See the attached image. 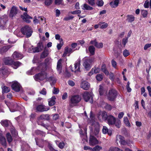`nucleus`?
Instances as JSON below:
<instances>
[{"instance_id":"obj_17","label":"nucleus","mask_w":151,"mask_h":151,"mask_svg":"<svg viewBox=\"0 0 151 151\" xmlns=\"http://www.w3.org/2000/svg\"><path fill=\"white\" fill-rule=\"evenodd\" d=\"M96 127L94 129V131H92L91 132V135H97L99 132V124L96 122Z\"/></svg>"},{"instance_id":"obj_12","label":"nucleus","mask_w":151,"mask_h":151,"mask_svg":"<svg viewBox=\"0 0 151 151\" xmlns=\"http://www.w3.org/2000/svg\"><path fill=\"white\" fill-rule=\"evenodd\" d=\"M116 119L111 115H109L108 116L107 119V123L109 125H114V122L116 121Z\"/></svg>"},{"instance_id":"obj_41","label":"nucleus","mask_w":151,"mask_h":151,"mask_svg":"<svg viewBox=\"0 0 151 151\" xmlns=\"http://www.w3.org/2000/svg\"><path fill=\"white\" fill-rule=\"evenodd\" d=\"M124 124L128 127L130 126V124L129 122L128 118L127 117H124Z\"/></svg>"},{"instance_id":"obj_6","label":"nucleus","mask_w":151,"mask_h":151,"mask_svg":"<svg viewBox=\"0 0 151 151\" xmlns=\"http://www.w3.org/2000/svg\"><path fill=\"white\" fill-rule=\"evenodd\" d=\"M117 92L114 89H111L109 92L108 99L109 100L113 101L116 98L117 96Z\"/></svg>"},{"instance_id":"obj_29","label":"nucleus","mask_w":151,"mask_h":151,"mask_svg":"<svg viewBox=\"0 0 151 151\" xmlns=\"http://www.w3.org/2000/svg\"><path fill=\"white\" fill-rule=\"evenodd\" d=\"M99 25L100 28L101 29H105L108 26V24L104 22H100Z\"/></svg>"},{"instance_id":"obj_38","label":"nucleus","mask_w":151,"mask_h":151,"mask_svg":"<svg viewBox=\"0 0 151 151\" xmlns=\"http://www.w3.org/2000/svg\"><path fill=\"white\" fill-rule=\"evenodd\" d=\"M40 119L48 120L49 119V116L48 114H42L39 118Z\"/></svg>"},{"instance_id":"obj_37","label":"nucleus","mask_w":151,"mask_h":151,"mask_svg":"<svg viewBox=\"0 0 151 151\" xmlns=\"http://www.w3.org/2000/svg\"><path fill=\"white\" fill-rule=\"evenodd\" d=\"M37 47L30 48L29 49V52H39Z\"/></svg>"},{"instance_id":"obj_56","label":"nucleus","mask_w":151,"mask_h":151,"mask_svg":"<svg viewBox=\"0 0 151 151\" xmlns=\"http://www.w3.org/2000/svg\"><path fill=\"white\" fill-rule=\"evenodd\" d=\"M96 79L98 81H101L103 79V76L102 75L100 74H99L96 75Z\"/></svg>"},{"instance_id":"obj_36","label":"nucleus","mask_w":151,"mask_h":151,"mask_svg":"<svg viewBox=\"0 0 151 151\" xmlns=\"http://www.w3.org/2000/svg\"><path fill=\"white\" fill-rule=\"evenodd\" d=\"M14 33L18 37H22L24 35L22 33L21 31L20 32L18 30H16L14 32Z\"/></svg>"},{"instance_id":"obj_15","label":"nucleus","mask_w":151,"mask_h":151,"mask_svg":"<svg viewBox=\"0 0 151 151\" xmlns=\"http://www.w3.org/2000/svg\"><path fill=\"white\" fill-rule=\"evenodd\" d=\"M80 86L83 89L87 90L90 87V84L87 81H84L81 83Z\"/></svg>"},{"instance_id":"obj_22","label":"nucleus","mask_w":151,"mask_h":151,"mask_svg":"<svg viewBox=\"0 0 151 151\" xmlns=\"http://www.w3.org/2000/svg\"><path fill=\"white\" fill-rule=\"evenodd\" d=\"M9 48L8 46H4L3 44V46L0 47V53L1 54L6 52Z\"/></svg>"},{"instance_id":"obj_19","label":"nucleus","mask_w":151,"mask_h":151,"mask_svg":"<svg viewBox=\"0 0 151 151\" xmlns=\"http://www.w3.org/2000/svg\"><path fill=\"white\" fill-rule=\"evenodd\" d=\"M3 60L5 64L11 65L13 60L10 57H6L4 58Z\"/></svg>"},{"instance_id":"obj_30","label":"nucleus","mask_w":151,"mask_h":151,"mask_svg":"<svg viewBox=\"0 0 151 151\" xmlns=\"http://www.w3.org/2000/svg\"><path fill=\"white\" fill-rule=\"evenodd\" d=\"M114 125H115L116 127L118 128H120L121 125V120L119 119H116L114 122Z\"/></svg>"},{"instance_id":"obj_9","label":"nucleus","mask_w":151,"mask_h":151,"mask_svg":"<svg viewBox=\"0 0 151 151\" xmlns=\"http://www.w3.org/2000/svg\"><path fill=\"white\" fill-rule=\"evenodd\" d=\"M12 87V89L16 92L19 91L21 88L20 84L16 81L13 82Z\"/></svg>"},{"instance_id":"obj_55","label":"nucleus","mask_w":151,"mask_h":151,"mask_svg":"<svg viewBox=\"0 0 151 151\" xmlns=\"http://www.w3.org/2000/svg\"><path fill=\"white\" fill-rule=\"evenodd\" d=\"M141 14L144 17H146L147 14V12L146 10H142L141 11Z\"/></svg>"},{"instance_id":"obj_18","label":"nucleus","mask_w":151,"mask_h":151,"mask_svg":"<svg viewBox=\"0 0 151 151\" xmlns=\"http://www.w3.org/2000/svg\"><path fill=\"white\" fill-rule=\"evenodd\" d=\"M100 71V68L97 67H94L93 68L91 71L88 73L89 76H91L93 73H99Z\"/></svg>"},{"instance_id":"obj_10","label":"nucleus","mask_w":151,"mask_h":151,"mask_svg":"<svg viewBox=\"0 0 151 151\" xmlns=\"http://www.w3.org/2000/svg\"><path fill=\"white\" fill-rule=\"evenodd\" d=\"M116 141L117 143L119 142L122 145H125L127 144V142L125 140L124 138L120 135L116 136Z\"/></svg>"},{"instance_id":"obj_43","label":"nucleus","mask_w":151,"mask_h":151,"mask_svg":"<svg viewBox=\"0 0 151 151\" xmlns=\"http://www.w3.org/2000/svg\"><path fill=\"white\" fill-rule=\"evenodd\" d=\"M105 91L104 89V87L102 85L99 86V92L100 95H102L104 94Z\"/></svg>"},{"instance_id":"obj_16","label":"nucleus","mask_w":151,"mask_h":151,"mask_svg":"<svg viewBox=\"0 0 151 151\" xmlns=\"http://www.w3.org/2000/svg\"><path fill=\"white\" fill-rule=\"evenodd\" d=\"M50 108L43 105L38 106L36 108L37 111H44L49 110Z\"/></svg>"},{"instance_id":"obj_63","label":"nucleus","mask_w":151,"mask_h":151,"mask_svg":"<svg viewBox=\"0 0 151 151\" xmlns=\"http://www.w3.org/2000/svg\"><path fill=\"white\" fill-rule=\"evenodd\" d=\"M119 148L116 147H111L109 149V151H118Z\"/></svg>"},{"instance_id":"obj_14","label":"nucleus","mask_w":151,"mask_h":151,"mask_svg":"<svg viewBox=\"0 0 151 151\" xmlns=\"http://www.w3.org/2000/svg\"><path fill=\"white\" fill-rule=\"evenodd\" d=\"M18 12V10L17 7L13 6L11 8L9 14L10 17H13L15 16Z\"/></svg>"},{"instance_id":"obj_44","label":"nucleus","mask_w":151,"mask_h":151,"mask_svg":"<svg viewBox=\"0 0 151 151\" xmlns=\"http://www.w3.org/2000/svg\"><path fill=\"white\" fill-rule=\"evenodd\" d=\"M102 149V147L101 146L97 145L92 148V151H100Z\"/></svg>"},{"instance_id":"obj_58","label":"nucleus","mask_w":151,"mask_h":151,"mask_svg":"<svg viewBox=\"0 0 151 151\" xmlns=\"http://www.w3.org/2000/svg\"><path fill=\"white\" fill-rule=\"evenodd\" d=\"M95 46L99 48H101L103 47V44L102 43L96 42Z\"/></svg>"},{"instance_id":"obj_35","label":"nucleus","mask_w":151,"mask_h":151,"mask_svg":"<svg viewBox=\"0 0 151 151\" xmlns=\"http://www.w3.org/2000/svg\"><path fill=\"white\" fill-rule=\"evenodd\" d=\"M39 52L41 51L44 48V45L42 42H40L38 43L37 47Z\"/></svg>"},{"instance_id":"obj_42","label":"nucleus","mask_w":151,"mask_h":151,"mask_svg":"<svg viewBox=\"0 0 151 151\" xmlns=\"http://www.w3.org/2000/svg\"><path fill=\"white\" fill-rule=\"evenodd\" d=\"M63 44V40L62 39H61L60 40V43L58 44L57 46V47L58 50H60Z\"/></svg>"},{"instance_id":"obj_20","label":"nucleus","mask_w":151,"mask_h":151,"mask_svg":"<svg viewBox=\"0 0 151 151\" xmlns=\"http://www.w3.org/2000/svg\"><path fill=\"white\" fill-rule=\"evenodd\" d=\"M21 65V63L19 61H14V60H13L12 64H11V65L13 68L16 69Z\"/></svg>"},{"instance_id":"obj_5","label":"nucleus","mask_w":151,"mask_h":151,"mask_svg":"<svg viewBox=\"0 0 151 151\" xmlns=\"http://www.w3.org/2000/svg\"><path fill=\"white\" fill-rule=\"evenodd\" d=\"M83 96L85 101H89L91 103H93V99L92 93L86 91L83 93Z\"/></svg>"},{"instance_id":"obj_49","label":"nucleus","mask_w":151,"mask_h":151,"mask_svg":"<svg viewBox=\"0 0 151 151\" xmlns=\"http://www.w3.org/2000/svg\"><path fill=\"white\" fill-rule=\"evenodd\" d=\"M6 137L7 141L9 142H10L12 141V138L10 133H8L6 134Z\"/></svg>"},{"instance_id":"obj_2","label":"nucleus","mask_w":151,"mask_h":151,"mask_svg":"<svg viewBox=\"0 0 151 151\" xmlns=\"http://www.w3.org/2000/svg\"><path fill=\"white\" fill-rule=\"evenodd\" d=\"M81 100V98L78 95L72 96L70 99V105L73 106L76 105L80 102Z\"/></svg>"},{"instance_id":"obj_39","label":"nucleus","mask_w":151,"mask_h":151,"mask_svg":"<svg viewBox=\"0 0 151 151\" xmlns=\"http://www.w3.org/2000/svg\"><path fill=\"white\" fill-rule=\"evenodd\" d=\"M88 49L89 52L91 55H93L94 54L95 50L94 47L93 46H91L89 47Z\"/></svg>"},{"instance_id":"obj_28","label":"nucleus","mask_w":151,"mask_h":151,"mask_svg":"<svg viewBox=\"0 0 151 151\" xmlns=\"http://www.w3.org/2000/svg\"><path fill=\"white\" fill-rule=\"evenodd\" d=\"M95 119L94 117V114H92L91 112L90 118V122L89 123L93 125L94 123V122H95Z\"/></svg>"},{"instance_id":"obj_13","label":"nucleus","mask_w":151,"mask_h":151,"mask_svg":"<svg viewBox=\"0 0 151 151\" xmlns=\"http://www.w3.org/2000/svg\"><path fill=\"white\" fill-rule=\"evenodd\" d=\"M12 57L14 59H21L23 57V54L21 53L15 51L12 55Z\"/></svg>"},{"instance_id":"obj_11","label":"nucleus","mask_w":151,"mask_h":151,"mask_svg":"<svg viewBox=\"0 0 151 151\" xmlns=\"http://www.w3.org/2000/svg\"><path fill=\"white\" fill-rule=\"evenodd\" d=\"M108 117L107 113L104 111L100 112L98 116V117L100 120H106Z\"/></svg>"},{"instance_id":"obj_60","label":"nucleus","mask_w":151,"mask_h":151,"mask_svg":"<svg viewBox=\"0 0 151 151\" xmlns=\"http://www.w3.org/2000/svg\"><path fill=\"white\" fill-rule=\"evenodd\" d=\"M48 55V53L47 52L44 51L41 54L40 56V58H44L45 57L47 56Z\"/></svg>"},{"instance_id":"obj_40","label":"nucleus","mask_w":151,"mask_h":151,"mask_svg":"<svg viewBox=\"0 0 151 151\" xmlns=\"http://www.w3.org/2000/svg\"><path fill=\"white\" fill-rule=\"evenodd\" d=\"M127 20L130 22H132L134 21V17L132 15H128L127 16Z\"/></svg>"},{"instance_id":"obj_26","label":"nucleus","mask_w":151,"mask_h":151,"mask_svg":"<svg viewBox=\"0 0 151 151\" xmlns=\"http://www.w3.org/2000/svg\"><path fill=\"white\" fill-rule=\"evenodd\" d=\"M61 61L62 60L60 59L59 60H58L57 63V70L59 73H60L61 72Z\"/></svg>"},{"instance_id":"obj_48","label":"nucleus","mask_w":151,"mask_h":151,"mask_svg":"<svg viewBox=\"0 0 151 151\" xmlns=\"http://www.w3.org/2000/svg\"><path fill=\"white\" fill-rule=\"evenodd\" d=\"M1 124L4 127H7L9 124V121L7 120L2 121L1 122Z\"/></svg>"},{"instance_id":"obj_59","label":"nucleus","mask_w":151,"mask_h":151,"mask_svg":"<svg viewBox=\"0 0 151 151\" xmlns=\"http://www.w3.org/2000/svg\"><path fill=\"white\" fill-rule=\"evenodd\" d=\"M68 47H66L65 48V51L63 54V56L65 57L68 53Z\"/></svg>"},{"instance_id":"obj_31","label":"nucleus","mask_w":151,"mask_h":151,"mask_svg":"<svg viewBox=\"0 0 151 151\" xmlns=\"http://www.w3.org/2000/svg\"><path fill=\"white\" fill-rule=\"evenodd\" d=\"M0 142L3 145L6 147V144L5 139L2 136L1 133H0Z\"/></svg>"},{"instance_id":"obj_64","label":"nucleus","mask_w":151,"mask_h":151,"mask_svg":"<svg viewBox=\"0 0 151 151\" xmlns=\"http://www.w3.org/2000/svg\"><path fill=\"white\" fill-rule=\"evenodd\" d=\"M53 0H46L45 2V4L46 5H49L50 4Z\"/></svg>"},{"instance_id":"obj_7","label":"nucleus","mask_w":151,"mask_h":151,"mask_svg":"<svg viewBox=\"0 0 151 151\" xmlns=\"http://www.w3.org/2000/svg\"><path fill=\"white\" fill-rule=\"evenodd\" d=\"M81 60L80 59L78 60L74 64V68H72V67L70 66L71 67V70L73 72H80V66L81 65Z\"/></svg>"},{"instance_id":"obj_3","label":"nucleus","mask_w":151,"mask_h":151,"mask_svg":"<svg viewBox=\"0 0 151 151\" xmlns=\"http://www.w3.org/2000/svg\"><path fill=\"white\" fill-rule=\"evenodd\" d=\"M83 66L85 68L88 70L91 68V65L94 62V59L93 58H85L83 59Z\"/></svg>"},{"instance_id":"obj_45","label":"nucleus","mask_w":151,"mask_h":151,"mask_svg":"<svg viewBox=\"0 0 151 151\" xmlns=\"http://www.w3.org/2000/svg\"><path fill=\"white\" fill-rule=\"evenodd\" d=\"M40 18L39 24H44L46 23V19L44 17H40Z\"/></svg>"},{"instance_id":"obj_46","label":"nucleus","mask_w":151,"mask_h":151,"mask_svg":"<svg viewBox=\"0 0 151 151\" xmlns=\"http://www.w3.org/2000/svg\"><path fill=\"white\" fill-rule=\"evenodd\" d=\"M17 106V105L15 104L14 105H12L10 108H9L10 111L12 112H14L17 110L16 109V107Z\"/></svg>"},{"instance_id":"obj_57","label":"nucleus","mask_w":151,"mask_h":151,"mask_svg":"<svg viewBox=\"0 0 151 151\" xmlns=\"http://www.w3.org/2000/svg\"><path fill=\"white\" fill-rule=\"evenodd\" d=\"M128 41V37H125L123 39L122 42V44L124 46H125L126 44L127 43Z\"/></svg>"},{"instance_id":"obj_51","label":"nucleus","mask_w":151,"mask_h":151,"mask_svg":"<svg viewBox=\"0 0 151 151\" xmlns=\"http://www.w3.org/2000/svg\"><path fill=\"white\" fill-rule=\"evenodd\" d=\"M81 11L80 10H76L73 11L69 12V14H79L81 13Z\"/></svg>"},{"instance_id":"obj_32","label":"nucleus","mask_w":151,"mask_h":151,"mask_svg":"<svg viewBox=\"0 0 151 151\" xmlns=\"http://www.w3.org/2000/svg\"><path fill=\"white\" fill-rule=\"evenodd\" d=\"M42 65H40V66L37 67V68L35 67L32 68L30 70V71L31 72L29 74L32 75V74H33V72H37V70H40V69L42 68Z\"/></svg>"},{"instance_id":"obj_21","label":"nucleus","mask_w":151,"mask_h":151,"mask_svg":"<svg viewBox=\"0 0 151 151\" xmlns=\"http://www.w3.org/2000/svg\"><path fill=\"white\" fill-rule=\"evenodd\" d=\"M8 74V70L6 69H4L0 71V77H6L7 76Z\"/></svg>"},{"instance_id":"obj_61","label":"nucleus","mask_w":151,"mask_h":151,"mask_svg":"<svg viewBox=\"0 0 151 151\" xmlns=\"http://www.w3.org/2000/svg\"><path fill=\"white\" fill-rule=\"evenodd\" d=\"M97 4L99 6H102L103 5L104 2L102 0H97Z\"/></svg>"},{"instance_id":"obj_50","label":"nucleus","mask_w":151,"mask_h":151,"mask_svg":"<svg viewBox=\"0 0 151 151\" xmlns=\"http://www.w3.org/2000/svg\"><path fill=\"white\" fill-rule=\"evenodd\" d=\"M10 90V89L9 87L6 86H4L2 88V93H6L8 92Z\"/></svg>"},{"instance_id":"obj_54","label":"nucleus","mask_w":151,"mask_h":151,"mask_svg":"<svg viewBox=\"0 0 151 151\" xmlns=\"http://www.w3.org/2000/svg\"><path fill=\"white\" fill-rule=\"evenodd\" d=\"M130 55L129 52L128 50H125L123 52V55L124 56L126 57Z\"/></svg>"},{"instance_id":"obj_1","label":"nucleus","mask_w":151,"mask_h":151,"mask_svg":"<svg viewBox=\"0 0 151 151\" xmlns=\"http://www.w3.org/2000/svg\"><path fill=\"white\" fill-rule=\"evenodd\" d=\"M36 81H42L46 79L47 81H49L51 83L54 84L56 82V79L53 77L47 78V74L45 72L41 73L35 75L34 77Z\"/></svg>"},{"instance_id":"obj_24","label":"nucleus","mask_w":151,"mask_h":151,"mask_svg":"<svg viewBox=\"0 0 151 151\" xmlns=\"http://www.w3.org/2000/svg\"><path fill=\"white\" fill-rule=\"evenodd\" d=\"M29 19H32V18L27 15V13H25L24 14L23 16V19L26 22L29 23L31 22L30 21Z\"/></svg>"},{"instance_id":"obj_47","label":"nucleus","mask_w":151,"mask_h":151,"mask_svg":"<svg viewBox=\"0 0 151 151\" xmlns=\"http://www.w3.org/2000/svg\"><path fill=\"white\" fill-rule=\"evenodd\" d=\"M40 16H38L37 17L35 16L34 18L33 22L35 24H37L38 23H39L40 18Z\"/></svg>"},{"instance_id":"obj_34","label":"nucleus","mask_w":151,"mask_h":151,"mask_svg":"<svg viewBox=\"0 0 151 151\" xmlns=\"http://www.w3.org/2000/svg\"><path fill=\"white\" fill-rule=\"evenodd\" d=\"M102 71L106 75H108L109 74V72L107 70L106 68V66L104 64L102 65L101 68Z\"/></svg>"},{"instance_id":"obj_62","label":"nucleus","mask_w":151,"mask_h":151,"mask_svg":"<svg viewBox=\"0 0 151 151\" xmlns=\"http://www.w3.org/2000/svg\"><path fill=\"white\" fill-rule=\"evenodd\" d=\"M130 83L129 81L127 83L126 85V88L128 92H130L132 91L131 88L129 87Z\"/></svg>"},{"instance_id":"obj_52","label":"nucleus","mask_w":151,"mask_h":151,"mask_svg":"<svg viewBox=\"0 0 151 151\" xmlns=\"http://www.w3.org/2000/svg\"><path fill=\"white\" fill-rule=\"evenodd\" d=\"M74 18V17L72 15H68L65 17L63 20L65 21H67L72 19Z\"/></svg>"},{"instance_id":"obj_23","label":"nucleus","mask_w":151,"mask_h":151,"mask_svg":"<svg viewBox=\"0 0 151 151\" xmlns=\"http://www.w3.org/2000/svg\"><path fill=\"white\" fill-rule=\"evenodd\" d=\"M29 19H32V18L27 15V13H25L24 14L23 16V19L26 22L29 23L31 22L30 21Z\"/></svg>"},{"instance_id":"obj_8","label":"nucleus","mask_w":151,"mask_h":151,"mask_svg":"<svg viewBox=\"0 0 151 151\" xmlns=\"http://www.w3.org/2000/svg\"><path fill=\"white\" fill-rule=\"evenodd\" d=\"M99 144L98 140L94 136L91 135L90 137L89 144L91 146H94Z\"/></svg>"},{"instance_id":"obj_53","label":"nucleus","mask_w":151,"mask_h":151,"mask_svg":"<svg viewBox=\"0 0 151 151\" xmlns=\"http://www.w3.org/2000/svg\"><path fill=\"white\" fill-rule=\"evenodd\" d=\"M83 7L85 9L87 10H92L93 9V8L92 7L85 4L83 5Z\"/></svg>"},{"instance_id":"obj_33","label":"nucleus","mask_w":151,"mask_h":151,"mask_svg":"<svg viewBox=\"0 0 151 151\" xmlns=\"http://www.w3.org/2000/svg\"><path fill=\"white\" fill-rule=\"evenodd\" d=\"M56 98L55 96H52L49 101V105L50 106L53 105L55 103Z\"/></svg>"},{"instance_id":"obj_4","label":"nucleus","mask_w":151,"mask_h":151,"mask_svg":"<svg viewBox=\"0 0 151 151\" xmlns=\"http://www.w3.org/2000/svg\"><path fill=\"white\" fill-rule=\"evenodd\" d=\"M22 33L24 35H26L27 37H30L32 35V31L30 27L26 26L21 29Z\"/></svg>"},{"instance_id":"obj_25","label":"nucleus","mask_w":151,"mask_h":151,"mask_svg":"<svg viewBox=\"0 0 151 151\" xmlns=\"http://www.w3.org/2000/svg\"><path fill=\"white\" fill-rule=\"evenodd\" d=\"M119 3V0H115L110 3V5L112 8H115L117 6Z\"/></svg>"},{"instance_id":"obj_27","label":"nucleus","mask_w":151,"mask_h":151,"mask_svg":"<svg viewBox=\"0 0 151 151\" xmlns=\"http://www.w3.org/2000/svg\"><path fill=\"white\" fill-rule=\"evenodd\" d=\"M102 132L104 134L108 133L109 135H111V131L110 130H108L107 127L106 126H104L102 129Z\"/></svg>"}]
</instances>
